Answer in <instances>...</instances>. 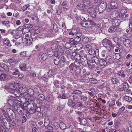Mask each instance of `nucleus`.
Instances as JSON below:
<instances>
[{
    "label": "nucleus",
    "mask_w": 132,
    "mask_h": 132,
    "mask_svg": "<svg viewBox=\"0 0 132 132\" xmlns=\"http://www.w3.org/2000/svg\"><path fill=\"white\" fill-rule=\"evenodd\" d=\"M120 125V122L117 121H116L115 122L114 124V127L117 129L118 128V127Z\"/></svg>",
    "instance_id": "052dcab7"
},
{
    "label": "nucleus",
    "mask_w": 132,
    "mask_h": 132,
    "mask_svg": "<svg viewBox=\"0 0 132 132\" xmlns=\"http://www.w3.org/2000/svg\"><path fill=\"white\" fill-rule=\"evenodd\" d=\"M124 99L127 102H130L132 100V98L128 96H126L124 97Z\"/></svg>",
    "instance_id": "a18cd8bd"
},
{
    "label": "nucleus",
    "mask_w": 132,
    "mask_h": 132,
    "mask_svg": "<svg viewBox=\"0 0 132 132\" xmlns=\"http://www.w3.org/2000/svg\"><path fill=\"white\" fill-rule=\"evenodd\" d=\"M112 9L110 5H107L105 8V10L106 12H109Z\"/></svg>",
    "instance_id": "603ef678"
},
{
    "label": "nucleus",
    "mask_w": 132,
    "mask_h": 132,
    "mask_svg": "<svg viewBox=\"0 0 132 132\" xmlns=\"http://www.w3.org/2000/svg\"><path fill=\"white\" fill-rule=\"evenodd\" d=\"M83 3L85 6H89L91 5V3L89 0H84Z\"/></svg>",
    "instance_id": "c756f323"
},
{
    "label": "nucleus",
    "mask_w": 132,
    "mask_h": 132,
    "mask_svg": "<svg viewBox=\"0 0 132 132\" xmlns=\"http://www.w3.org/2000/svg\"><path fill=\"white\" fill-rule=\"evenodd\" d=\"M80 61L84 65H86L88 63V61L86 57L84 56H80L79 57Z\"/></svg>",
    "instance_id": "1a4fd4ad"
},
{
    "label": "nucleus",
    "mask_w": 132,
    "mask_h": 132,
    "mask_svg": "<svg viewBox=\"0 0 132 132\" xmlns=\"http://www.w3.org/2000/svg\"><path fill=\"white\" fill-rule=\"evenodd\" d=\"M107 3L103 1L102 2L100 3V6L103 7V8H104V9H105V8L107 6Z\"/></svg>",
    "instance_id": "2f4dec72"
},
{
    "label": "nucleus",
    "mask_w": 132,
    "mask_h": 132,
    "mask_svg": "<svg viewBox=\"0 0 132 132\" xmlns=\"http://www.w3.org/2000/svg\"><path fill=\"white\" fill-rule=\"evenodd\" d=\"M38 98L41 101H44L45 99V97L43 94H39L38 96Z\"/></svg>",
    "instance_id": "f704fd0d"
},
{
    "label": "nucleus",
    "mask_w": 132,
    "mask_h": 132,
    "mask_svg": "<svg viewBox=\"0 0 132 132\" xmlns=\"http://www.w3.org/2000/svg\"><path fill=\"white\" fill-rule=\"evenodd\" d=\"M103 46L108 50V52L111 50V47L112 46L111 42L110 40L105 39L102 43Z\"/></svg>",
    "instance_id": "20e7f679"
},
{
    "label": "nucleus",
    "mask_w": 132,
    "mask_h": 132,
    "mask_svg": "<svg viewBox=\"0 0 132 132\" xmlns=\"http://www.w3.org/2000/svg\"><path fill=\"white\" fill-rule=\"evenodd\" d=\"M61 50H57L55 51L54 53V56L57 57L62 55L63 53V50L61 49Z\"/></svg>",
    "instance_id": "dca6fc26"
},
{
    "label": "nucleus",
    "mask_w": 132,
    "mask_h": 132,
    "mask_svg": "<svg viewBox=\"0 0 132 132\" xmlns=\"http://www.w3.org/2000/svg\"><path fill=\"white\" fill-rule=\"evenodd\" d=\"M100 59L96 56H93L92 59V61L93 63H94L97 65L99 64Z\"/></svg>",
    "instance_id": "b1692460"
},
{
    "label": "nucleus",
    "mask_w": 132,
    "mask_h": 132,
    "mask_svg": "<svg viewBox=\"0 0 132 132\" xmlns=\"http://www.w3.org/2000/svg\"><path fill=\"white\" fill-rule=\"evenodd\" d=\"M80 96L81 100L83 101H85L86 100L87 98L85 96H84L83 95H81Z\"/></svg>",
    "instance_id": "0e129e2a"
},
{
    "label": "nucleus",
    "mask_w": 132,
    "mask_h": 132,
    "mask_svg": "<svg viewBox=\"0 0 132 132\" xmlns=\"http://www.w3.org/2000/svg\"><path fill=\"white\" fill-rule=\"evenodd\" d=\"M120 54L119 53H114L112 56V59L118 60L120 58Z\"/></svg>",
    "instance_id": "aec40b11"
},
{
    "label": "nucleus",
    "mask_w": 132,
    "mask_h": 132,
    "mask_svg": "<svg viewBox=\"0 0 132 132\" xmlns=\"http://www.w3.org/2000/svg\"><path fill=\"white\" fill-rule=\"evenodd\" d=\"M76 112L77 113V114H78L79 116H80V117H81L82 118L84 117V115L82 113V112H81L76 111Z\"/></svg>",
    "instance_id": "e2e57ef3"
},
{
    "label": "nucleus",
    "mask_w": 132,
    "mask_h": 132,
    "mask_svg": "<svg viewBox=\"0 0 132 132\" xmlns=\"http://www.w3.org/2000/svg\"><path fill=\"white\" fill-rule=\"evenodd\" d=\"M37 33H36L32 32L31 34L30 37L32 39H35L37 37Z\"/></svg>",
    "instance_id": "a19ab883"
},
{
    "label": "nucleus",
    "mask_w": 132,
    "mask_h": 132,
    "mask_svg": "<svg viewBox=\"0 0 132 132\" xmlns=\"http://www.w3.org/2000/svg\"><path fill=\"white\" fill-rule=\"evenodd\" d=\"M81 72V69H80L79 67H77L75 72L77 74H79Z\"/></svg>",
    "instance_id": "6e6d98bb"
},
{
    "label": "nucleus",
    "mask_w": 132,
    "mask_h": 132,
    "mask_svg": "<svg viewBox=\"0 0 132 132\" xmlns=\"http://www.w3.org/2000/svg\"><path fill=\"white\" fill-rule=\"evenodd\" d=\"M3 72H1V74H0V80L2 82L6 81L9 77L11 76L9 75L7 76L6 74L3 73Z\"/></svg>",
    "instance_id": "423d86ee"
},
{
    "label": "nucleus",
    "mask_w": 132,
    "mask_h": 132,
    "mask_svg": "<svg viewBox=\"0 0 132 132\" xmlns=\"http://www.w3.org/2000/svg\"><path fill=\"white\" fill-rule=\"evenodd\" d=\"M117 12L114 11L112 12L110 15V18L112 19H115L117 17Z\"/></svg>",
    "instance_id": "412c9836"
},
{
    "label": "nucleus",
    "mask_w": 132,
    "mask_h": 132,
    "mask_svg": "<svg viewBox=\"0 0 132 132\" xmlns=\"http://www.w3.org/2000/svg\"><path fill=\"white\" fill-rule=\"evenodd\" d=\"M29 29L28 28H26L25 27H24L23 28L22 32L23 33H26L27 32H28L29 31Z\"/></svg>",
    "instance_id": "69168bd1"
},
{
    "label": "nucleus",
    "mask_w": 132,
    "mask_h": 132,
    "mask_svg": "<svg viewBox=\"0 0 132 132\" xmlns=\"http://www.w3.org/2000/svg\"><path fill=\"white\" fill-rule=\"evenodd\" d=\"M59 126L61 129L64 130L66 128L67 126L63 122H61L60 123Z\"/></svg>",
    "instance_id": "cd10ccee"
},
{
    "label": "nucleus",
    "mask_w": 132,
    "mask_h": 132,
    "mask_svg": "<svg viewBox=\"0 0 132 132\" xmlns=\"http://www.w3.org/2000/svg\"><path fill=\"white\" fill-rule=\"evenodd\" d=\"M73 47L74 48H76V49H74V50H79L82 48L83 46L82 44L80 43H76L75 45H73Z\"/></svg>",
    "instance_id": "2eb2a0df"
},
{
    "label": "nucleus",
    "mask_w": 132,
    "mask_h": 132,
    "mask_svg": "<svg viewBox=\"0 0 132 132\" xmlns=\"http://www.w3.org/2000/svg\"><path fill=\"white\" fill-rule=\"evenodd\" d=\"M87 13V11H85V12L84 13H82V14L83 15L84 17V19H85L86 20H88V15L86 13Z\"/></svg>",
    "instance_id": "09e8293b"
},
{
    "label": "nucleus",
    "mask_w": 132,
    "mask_h": 132,
    "mask_svg": "<svg viewBox=\"0 0 132 132\" xmlns=\"http://www.w3.org/2000/svg\"><path fill=\"white\" fill-rule=\"evenodd\" d=\"M18 105H18V106H17L16 104L14 103L11 106L12 107V108L15 111H17V109H18Z\"/></svg>",
    "instance_id": "864d4df0"
},
{
    "label": "nucleus",
    "mask_w": 132,
    "mask_h": 132,
    "mask_svg": "<svg viewBox=\"0 0 132 132\" xmlns=\"http://www.w3.org/2000/svg\"><path fill=\"white\" fill-rule=\"evenodd\" d=\"M20 69L22 71H25L26 69V64L24 63H22L20 65Z\"/></svg>",
    "instance_id": "473e14b6"
},
{
    "label": "nucleus",
    "mask_w": 132,
    "mask_h": 132,
    "mask_svg": "<svg viewBox=\"0 0 132 132\" xmlns=\"http://www.w3.org/2000/svg\"><path fill=\"white\" fill-rule=\"evenodd\" d=\"M88 53L89 54L92 55H93L94 54L95 52L94 50L92 48L89 49L88 51Z\"/></svg>",
    "instance_id": "5fc2aeb1"
},
{
    "label": "nucleus",
    "mask_w": 132,
    "mask_h": 132,
    "mask_svg": "<svg viewBox=\"0 0 132 132\" xmlns=\"http://www.w3.org/2000/svg\"><path fill=\"white\" fill-rule=\"evenodd\" d=\"M18 87L19 91L21 94H24L26 92V86L22 83H12L9 86L10 88L13 90H16Z\"/></svg>",
    "instance_id": "f257e3e1"
},
{
    "label": "nucleus",
    "mask_w": 132,
    "mask_h": 132,
    "mask_svg": "<svg viewBox=\"0 0 132 132\" xmlns=\"http://www.w3.org/2000/svg\"><path fill=\"white\" fill-rule=\"evenodd\" d=\"M65 47L67 49H69L73 47V45L67 42L65 44Z\"/></svg>",
    "instance_id": "4c0bfd02"
},
{
    "label": "nucleus",
    "mask_w": 132,
    "mask_h": 132,
    "mask_svg": "<svg viewBox=\"0 0 132 132\" xmlns=\"http://www.w3.org/2000/svg\"><path fill=\"white\" fill-rule=\"evenodd\" d=\"M76 58L75 61L74 62V64L77 67H79L81 66L82 63L80 61V60L79 59H78L76 57Z\"/></svg>",
    "instance_id": "5701e85b"
},
{
    "label": "nucleus",
    "mask_w": 132,
    "mask_h": 132,
    "mask_svg": "<svg viewBox=\"0 0 132 132\" xmlns=\"http://www.w3.org/2000/svg\"><path fill=\"white\" fill-rule=\"evenodd\" d=\"M10 42L9 39L7 38L5 39L4 40L3 43L4 44L9 47H10L12 46L10 43Z\"/></svg>",
    "instance_id": "a878e982"
},
{
    "label": "nucleus",
    "mask_w": 132,
    "mask_h": 132,
    "mask_svg": "<svg viewBox=\"0 0 132 132\" xmlns=\"http://www.w3.org/2000/svg\"><path fill=\"white\" fill-rule=\"evenodd\" d=\"M125 15V13H120L119 14V18H120L122 19V20L123 21H124L126 20V19L125 18V17H124V16Z\"/></svg>",
    "instance_id": "3c124183"
},
{
    "label": "nucleus",
    "mask_w": 132,
    "mask_h": 132,
    "mask_svg": "<svg viewBox=\"0 0 132 132\" xmlns=\"http://www.w3.org/2000/svg\"><path fill=\"white\" fill-rule=\"evenodd\" d=\"M76 66L75 65L73 64H71L69 66L71 72L72 73H74L75 72V71L76 68Z\"/></svg>",
    "instance_id": "a211bd4d"
},
{
    "label": "nucleus",
    "mask_w": 132,
    "mask_h": 132,
    "mask_svg": "<svg viewBox=\"0 0 132 132\" xmlns=\"http://www.w3.org/2000/svg\"><path fill=\"white\" fill-rule=\"evenodd\" d=\"M84 5L82 4H79L77 5L78 9L80 10L81 11L82 13H84L85 12V11H86Z\"/></svg>",
    "instance_id": "9b49d317"
},
{
    "label": "nucleus",
    "mask_w": 132,
    "mask_h": 132,
    "mask_svg": "<svg viewBox=\"0 0 132 132\" xmlns=\"http://www.w3.org/2000/svg\"><path fill=\"white\" fill-rule=\"evenodd\" d=\"M110 115L109 114L106 113L103 116V118L105 119L108 118L110 116Z\"/></svg>",
    "instance_id": "774afa93"
},
{
    "label": "nucleus",
    "mask_w": 132,
    "mask_h": 132,
    "mask_svg": "<svg viewBox=\"0 0 132 132\" xmlns=\"http://www.w3.org/2000/svg\"><path fill=\"white\" fill-rule=\"evenodd\" d=\"M87 12L93 18H95L96 17L97 13L95 9L92 7H89L87 9Z\"/></svg>",
    "instance_id": "39448f33"
},
{
    "label": "nucleus",
    "mask_w": 132,
    "mask_h": 132,
    "mask_svg": "<svg viewBox=\"0 0 132 132\" xmlns=\"http://www.w3.org/2000/svg\"><path fill=\"white\" fill-rule=\"evenodd\" d=\"M47 57L46 53H43L41 56V59L43 60H45L47 58Z\"/></svg>",
    "instance_id": "c03bdc74"
},
{
    "label": "nucleus",
    "mask_w": 132,
    "mask_h": 132,
    "mask_svg": "<svg viewBox=\"0 0 132 132\" xmlns=\"http://www.w3.org/2000/svg\"><path fill=\"white\" fill-rule=\"evenodd\" d=\"M90 71L87 69L84 68L83 69L81 73L82 76L86 77L90 74Z\"/></svg>",
    "instance_id": "f8f14e48"
},
{
    "label": "nucleus",
    "mask_w": 132,
    "mask_h": 132,
    "mask_svg": "<svg viewBox=\"0 0 132 132\" xmlns=\"http://www.w3.org/2000/svg\"><path fill=\"white\" fill-rule=\"evenodd\" d=\"M22 41H23V43H26L27 46H29L31 44L33 40L32 38L28 39L25 37L23 38Z\"/></svg>",
    "instance_id": "9d476101"
},
{
    "label": "nucleus",
    "mask_w": 132,
    "mask_h": 132,
    "mask_svg": "<svg viewBox=\"0 0 132 132\" xmlns=\"http://www.w3.org/2000/svg\"><path fill=\"white\" fill-rule=\"evenodd\" d=\"M106 51L105 50H103L101 52V55L103 57H104L106 56L107 55Z\"/></svg>",
    "instance_id": "680f3d73"
},
{
    "label": "nucleus",
    "mask_w": 132,
    "mask_h": 132,
    "mask_svg": "<svg viewBox=\"0 0 132 132\" xmlns=\"http://www.w3.org/2000/svg\"><path fill=\"white\" fill-rule=\"evenodd\" d=\"M65 105H62L60 104V103H59V106L57 108V110L59 111H62L65 107Z\"/></svg>",
    "instance_id": "7c9ffc66"
},
{
    "label": "nucleus",
    "mask_w": 132,
    "mask_h": 132,
    "mask_svg": "<svg viewBox=\"0 0 132 132\" xmlns=\"http://www.w3.org/2000/svg\"><path fill=\"white\" fill-rule=\"evenodd\" d=\"M110 5L113 9H115L118 7L117 3L114 1L111 2L110 3Z\"/></svg>",
    "instance_id": "4be33fe9"
},
{
    "label": "nucleus",
    "mask_w": 132,
    "mask_h": 132,
    "mask_svg": "<svg viewBox=\"0 0 132 132\" xmlns=\"http://www.w3.org/2000/svg\"><path fill=\"white\" fill-rule=\"evenodd\" d=\"M7 119L5 118H3L0 119V122L1 123H3L4 125L7 121Z\"/></svg>",
    "instance_id": "bf43d9fd"
},
{
    "label": "nucleus",
    "mask_w": 132,
    "mask_h": 132,
    "mask_svg": "<svg viewBox=\"0 0 132 132\" xmlns=\"http://www.w3.org/2000/svg\"><path fill=\"white\" fill-rule=\"evenodd\" d=\"M74 51L73 52H72L71 56L72 55L73 56H78L79 57L80 56V55L79 54H77V53L75 51V50H74Z\"/></svg>",
    "instance_id": "13d9d810"
},
{
    "label": "nucleus",
    "mask_w": 132,
    "mask_h": 132,
    "mask_svg": "<svg viewBox=\"0 0 132 132\" xmlns=\"http://www.w3.org/2000/svg\"><path fill=\"white\" fill-rule=\"evenodd\" d=\"M59 46L56 44L53 43L51 45V49L53 50H55L57 49Z\"/></svg>",
    "instance_id": "72a5a7b5"
},
{
    "label": "nucleus",
    "mask_w": 132,
    "mask_h": 132,
    "mask_svg": "<svg viewBox=\"0 0 132 132\" xmlns=\"http://www.w3.org/2000/svg\"><path fill=\"white\" fill-rule=\"evenodd\" d=\"M123 43L125 46L127 47H129L131 46L132 45L131 41L128 39H125Z\"/></svg>",
    "instance_id": "ddd939ff"
},
{
    "label": "nucleus",
    "mask_w": 132,
    "mask_h": 132,
    "mask_svg": "<svg viewBox=\"0 0 132 132\" xmlns=\"http://www.w3.org/2000/svg\"><path fill=\"white\" fill-rule=\"evenodd\" d=\"M89 41V38L87 37H85L82 39V42L84 44H87Z\"/></svg>",
    "instance_id": "e433bc0d"
},
{
    "label": "nucleus",
    "mask_w": 132,
    "mask_h": 132,
    "mask_svg": "<svg viewBox=\"0 0 132 132\" xmlns=\"http://www.w3.org/2000/svg\"><path fill=\"white\" fill-rule=\"evenodd\" d=\"M93 22V21H89L87 22H80L81 25L83 27H89L90 25H91V23Z\"/></svg>",
    "instance_id": "4468645a"
},
{
    "label": "nucleus",
    "mask_w": 132,
    "mask_h": 132,
    "mask_svg": "<svg viewBox=\"0 0 132 132\" xmlns=\"http://www.w3.org/2000/svg\"><path fill=\"white\" fill-rule=\"evenodd\" d=\"M114 22V24H115V26L110 27L108 29V31L110 33L115 32L117 29V26H119L120 24L119 22H118L117 19L115 20Z\"/></svg>",
    "instance_id": "7ed1b4c3"
},
{
    "label": "nucleus",
    "mask_w": 132,
    "mask_h": 132,
    "mask_svg": "<svg viewBox=\"0 0 132 132\" xmlns=\"http://www.w3.org/2000/svg\"><path fill=\"white\" fill-rule=\"evenodd\" d=\"M75 98L73 97V99H69L68 100L67 104L68 106L72 108H73L75 106L77 103L76 102H74Z\"/></svg>",
    "instance_id": "0eeeda50"
},
{
    "label": "nucleus",
    "mask_w": 132,
    "mask_h": 132,
    "mask_svg": "<svg viewBox=\"0 0 132 132\" xmlns=\"http://www.w3.org/2000/svg\"><path fill=\"white\" fill-rule=\"evenodd\" d=\"M68 42L73 45H75L76 44V43L74 42V39L73 38H69Z\"/></svg>",
    "instance_id": "49530a36"
},
{
    "label": "nucleus",
    "mask_w": 132,
    "mask_h": 132,
    "mask_svg": "<svg viewBox=\"0 0 132 132\" xmlns=\"http://www.w3.org/2000/svg\"><path fill=\"white\" fill-rule=\"evenodd\" d=\"M117 74L119 76L122 77H124L125 76L124 71L122 70L118 71Z\"/></svg>",
    "instance_id": "c9c22d12"
},
{
    "label": "nucleus",
    "mask_w": 132,
    "mask_h": 132,
    "mask_svg": "<svg viewBox=\"0 0 132 132\" xmlns=\"http://www.w3.org/2000/svg\"><path fill=\"white\" fill-rule=\"evenodd\" d=\"M1 67L4 70L6 71H9V69L8 67L5 64L2 63L0 64Z\"/></svg>",
    "instance_id": "393cba45"
},
{
    "label": "nucleus",
    "mask_w": 132,
    "mask_h": 132,
    "mask_svg": "<svg viewBox=\"0 0 132 132\" xmlns=\"http://www.w3.org/2000/svg\"><path fill=\"white\" fill-rule=\"evenodd\" d=\"M24 106L27 107L28 109L29 110V112L31 114L35 113L36 111L35 109V105L32 103H29L28 102H26V104H24Z\"/></svg>",
    "instance_id": "f03ea898"
},
{
    "label": "nucleus",
    "mask_w": 132,
    "mask_h": 132,
    "mask_svg": "<svg viewBox=\"0 0 132 132\" xmlns=\"http://www.w3.org/2000/svg\"><path fill=\"white\" fill-rule=\"evenodd\" d=\"M115 47L118 48L119 50V52L121 53L125 51L124 47L122 45L119 44L116 45Z\"/></svg>",
    "instance_id": "f3484780"
},
{
    "label": "nucleus",
    "mask_w": 132,
    "mask_h": 132,
    "mask_svg": "<svg viewBox=\"0 0 132 132\" xmlns=\"http://www.w3.org/2000/svg\"><path fill=\"white\" fill-rule=\"evenodd\" d=\"M88 122V120L86 118H84L82 119L80 122V124L81 125H86Z\"/></svg>",
    "instance_id": "bb28decb"
},
{
    "label": "nucleus",
    "mask_w": 132,
    "mask_h": 132,
    "mask_svg": "<svg viewBox=\"0 0 132 132\" xmlns=\"http://www.w3.org/2000/svg\"><path fill=\"white\" fill-rule=\"evenodd\" d=\"M53 27L54 30L55 32H57L58 31L59 29L57 25L55 23H54L53 24Z\"/></svg>",
    "instance_id": "de8ad7c7"
},
{
    "label": "nucleus",
    "mask_w": 132,
    "mask_h": 132,
    "mask_svg": "<svg viewBox=\"0 0 132 132\" xmlns=\"http://www.w3.org/2000/svg\"><path fill=\"white\" fill-rule=\"evenodd\" d=\"M99 62L98 64L102 66H105L107 64L106 60L103 58L100 59Z\"/></svg>",
    "instance_id": "6ab92c4d"
},
{
    "label": "nucleus",
    "mask_w": 132,
    "mask_h": 132,
    "mask_svg": "<svg viewBox=\"0 0 132 132\" xmlns=\"http://www.w3.org/2000/svg\"><path fill=\"white\" fill-rule=\"evenodd\" d=\"M60 60L59 57H56L54 60V62L55 64L56 65H59V63Z\"/></svg>",
    "instance_id": "79ce46f5"
},
{
    "label": "nucleus",
    "mask_w": 132,
    "mask_h": 132,
    "mask_svg": "<svg viewBox=\"0 0 132 132\" xmlns=\"http://www.w3.org/2000/svg\"><path fill=\"white\" fill-rule=\"evenodd\" d=\"M48 131L50 132H52L53 131V127L51 126H49L47 127Z\"/></svg>",
    "instance_id": "338daca9"
},
{
    "label": "nucleus",
    "mask_w": 132,
    "mask_h": 132,
    "mask_svg": "<svg viewBox=\"0 0 132 132\" xmlns=\"http://www.w3.org/2000/svg\"><path fill=\"white\" fill-rule=\"evenodd\" d=\"M98 10L99 13H102L105 10L104 9V8H103L99 6L98 7Z\"/></svg>",
    "instance_id": "4d7b16f0"
},
{
    "label": "nucleus",
    "mask_w": 132,
    "mask_h": 132,
    "mask_svg": "<svg viewBox=\"0 0 132 132\" xmlns=\"http://www.w3.org/2000/svg\"><path fill=\"white\" fill-rule=\"evenodd\" d=\"M128 83H124L123 85V88L124 89V90H128Z\"/></svg>",
    "instance_id": "8fccbe9b"
},
{
    "label": "nucleus",
    "mask_w": 132,
    "mask_h": 132,
    "mask_svg": "<svg viewBox=\"0 0 132 132\" xmlns=\"http://www.w3.org/2000/svg\"><path fill=\"white\" fill-rule=\"evenodd\" d=\"M65 54L68 58H71V54L70 52L69 51H66L65 52Z\"/></svg>",
    "instance_id": "58836bf2"
},
{
    "label": "nucleus",
    "mask_w": 132,
    "mask_h": 132,
    "mask_svg": "<svg viewBox=\"0 0 132 132\" xmlns=\"http://www.w3.org/2000/svg\"><path fill=\"white\" fill-rule=\"evenodd\" d=\"M50 123V121L48 118L47 117L45 118L44 121V125L45 127L47 126Z\"/></svg>",
    "instance_id": "c85d7f7f"
},
{
    "label": "nucleus",
    "mask_w": 132,
    "mask_h": 132,
    "mask_svg": "<svg viewBox=\"0 0 132 132\" xmlns=\"http://www.w3.org/2000/svg\"><path fill=\"white\" fill-rule=\"evenodd\" d=\"M24 106V105L22 104H20L18 105V109H17V111L19 114L22 115L24 114L23 112L25 110Z\"/></svg>",
    "instance_id": "6e6552de"
},
{
    "label": "nucleus",
    "mask_w": 132,
    "mask_h": 132,
    "mask_svg": "<svg viewBox=\"0 0 132 132\" xmlns=\"http://www.w3.org/2000/svg\"><path fill=\"white\" fill-rule=\"evenodd\" d=\"M28 94L30 95H33L34 93V92L33 89H29L28 90Z\"/></svg>",
    "instance_id": "37998d69"
},
{
    "label": "nucleus",
    "mask_w": 132,
    "mask_h": 132,
    "mask_svg": "<svg viewBox=\"0 0 132 132\" xmlns=\"http://www.w3.org/2000/svg\"><path fill=\"white\" fill-rule=\"evenodd\" d=\"M54 74V71L52 69L50 70L48 72V76L50 77L53 76Z\"/></svg>",
    "instance_id": "ea45409f"
}]
</instances>
